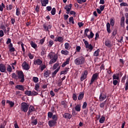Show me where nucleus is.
<instances>
[{"instance_id": "54", "label": "nucleus", "mask_w": 128, "mask_h": 128, "mask_svg": "<svg viewBox=\"0 0 128 128\" xmlns=\"http://www.w3.org/2000/svg\"><path fill=\"white\" fill-rule=\"evenodd\" d=\"M125 90L127 91L128 90V78L127 81L126 82V83L125 84Z\"/></svg>"}, {"instance_id": "19", "label": "nucleus", "mask_w": 128, "mask_h": 128, "mask_svg": "<svg viewBox=\"0 0 128 128\" xmlns=\"http://www.w3.org/2000/svg\"><path fill=\"white\" fill-rule=\"evenodd\" d=\"M51 71L50 70H46L44 72V76L46 78H48L51 74Z\"/></svg>"}, {"instance_id": "6", "label": "nucleus", "mask_w": 128, "mask_h": 128, "mask_svg": "<svg viewBox=\"0 0 128 128\" xmlns=\"http://www.w3.org/2000/svg\"><path fill=\"white\" fill-rule=\"evenodd\" d=\"M83 42L86 45V48H87L88 50H89L90 52H92L94 47L92 44H89L88 40H86L84 39Z\"/></svg>"}, {"instance_id": "62", "label": "nucleus", "mask_w": 128, "mask_h": 128, "mask_svg": "<svg viewBox=\"0 0 128 128\" xmlns=\"http://www.w3.org/2000/svg\"><path fill=\"white\" fill-rule=\"evenodd\" d=\"M4 31L2 30H0V37H3V36H4Z\"/></svg>"}, {"instance_id": "60", "label": "nucleus", "mask_w": 128, "mask_h": 128, "mask_svg": "<svg viewBox=\"0 0 128 128\" xmlns=\"http://www.w3.org/2000/svg\"><path fill=\"white\" fill-rule=\"evenodd\" d=\"M61 104H62V106H64L65 108H66V104L65 101H62L61 102Z\"/></svg>"}, {"instance_id": "8", "label": "nucleus", "mask_w": 128, "mask_h": 128, "mask_svg": "<svg viewBox=\"0 0 128 128\" xmlns=\"http://www.w3.org/2000/svg\"><path fill=\"white\" fill-rule=\"evenodd\" d=\"M44 29L46 32H50V30H51L52 28V25L50 24L49 25H46V24H43Z\"/></svg>"}, {"instance_id": "39", "label": "nucleus", "mask_w": 128, "mask_h": 128, "mask_svg": "<svg viewBox=\"0 0 128 128\" xmlns=\"http://www.w3.org/2000/svg\"><path fill=\"white\" fill-rule=\"evenodd\" d=\"M60 63L58 62H56L54 66H53V70H57L58 68H59Z\"/></svg>"}, {"instance_id": "33", "label": "nucleus", "mask_w": 128, "mask_h": 128, "mask_svg": "<svg viewBox=\"0 0 128 128\" xmlns=\"http://www.w3.org/2000/svg\"><path fill=\"white\" fill-rule=\"evenodd\" d=\"M105 45L108 48L112 47L111 42H110V40H106L105 42Z\"/></svg>"}, {"instance_id": "22", "label": "nucleus", "mask_w": 128, "mask_h": 128, "mask_svg": "<svg viewBox=\"0 0 128 128\" xmlns=\"http://www.w3.org/2000/svg\"><path fill=\"white\" fill-rule=\"evenodd\" d=\"M52 119L54 120V124L56 125L57 124V120H58V116L57 114H52Z\"/></svg>"}, {"instance_id": "50", "label": "nucleus", "mask_w": 128, "mask_h": 128, "mask_svg": "<svg viewBox=\"0 0 128 128\" xmlns=\"http://www.w3.org/2000/svg\"><path fill=\"white\" fill-rule=\"evenodd\" d=\"M20 8H16V16H20Z\"/></svg>"}, {"instance_id": "27", "label": "nucleus", "mask_w": 128, "mask_h": 128, "mask_svg": "<svg viewBox=\"0 0 128 128\" xmlns=\"http://www.w3.org/2000/svg\"><path fill=\"white\" fill-rule=\"evenodd\" d=\"M106 30L108 34H111L110 24V22H107L106 24Z\"/></svg>"}, {"instance_id": "28", "label": "nucleus", "mask_w": 128, "mask_h": 128, "mask_svg": "<svg viewBox=\"0 0 128 128\" xmlns=\"http://www.w3.org/2000/svg\"><path fill=\"white\" fill-rule=\"evenodd\" d=\"M99 76V74L98 73H95L94 74H92V80H93V82H94V81H95V80H98V78Z\"/></svg>"}, {"instance_id": "41", "label": "nucleus", "mask_w": 128, "mask_h": 128, "mask_svg": "<svg viewBox=\"0 0 128 128\" xmlns=\"http://www.w3.org/2000/svg\"><path fill=\"white\" fill-rule=\"evenodd\" d=\"M53 44H54V40H49V42H48V46L51 48L52 47Z\"/></svg>"}, {"instance_id": "53", "label": "nucleus", "mask_w": 128, "mask_h": 128, "mask_svg": "<svg viewBox=\"0 0 128 128\" xmlns=\"http://www.w3.org/2000/svg\"><path fill=\"white\" fill-rule=\"evenodd\" d=\"M45 40H46V37H44V38H41V40H40V44L42 45V44H44Z\"/></svg>"}, {"instance_id": "13", "label": "nucleus", "mask_w": 128, "mask_h": 128, "mask_svg": "<svg viewBox=\"0 0 128 128\" xmlns=\"http://www.w3.org/2000/svg\"><path fill=\"white\" fill-rule=\"evenodd\" d=\"M34 65L40 66L42 64V60L40 58H38L34 61Z\"/></svg>"}, {"instance_id": "38", "label": "nucleus", "mask_w": 128, "mask_h": 128, "mask_svg": "<svg viewBox=\"0 0 128 128\" xmlns=\"http://www.w3.org/2000/svg\"><path fill=\"white\" fill-rule=\"evenodd\" d=\"M100 52V50L99 48H98L96 50H95V52L94 53V56H98L99 55Z\"/></svg>"}, {"instance_id": "21", "label": "nucleus", "mask_w": 128, "mask_h": 128, "mask_svg": "<svg viewBox=\"0 0 128 128\" xmlns=\"http://www.w3.org/2000/svg\"><path fill=\"white\" fill-rule=\"evenodd\" d=\"M70 58H66L65 62H64V63L62 64V68H64L66 66L68 65V64H70Z\"/></svg>"}, {"instance_id": "32", "label": "nucleus", "mask_w": 128, "mask_h": 128, "mask_svg": "<svg viewBox=\"0 0 128 128\" xmlns=\"http://www.w3.org/2000/svg\"><path fill=\"white\" fill-rule=\"evenodd\" d=\"M30 44L32 47L34 48H36L38 47L37 44H36V43H35V42H34L32 40L30 42Z\"/></svg>"}, {"instance_id": "44", "label": "nucleus", "mask_w": 128, "mask_h": 128, "mask_svg": "<svg viewBox=\"0 0 128 128\" xmlns=\"http://www.w3.org/2000/svg\"><path fill=\"white\" fill-rule=\"evenodd\" d=\"M69 22H72V24H74L75 22H74V17H72V16L70 17L69 18Z\"/></svg>"}, {"instance_id": "48", "label": "nucleus", "mask_w": 128, "mask_h": 128, "mask_svg": "<svg viewBox=\"0 0 128 128\" xmlns=\"http://www.w3.org/2000/svg\"><path fill=\"white\" fill-rule=\"evenodd\" d=\"M48 118H52V116H53V114L52 112H48Z\"/></svg>"}, {"instance_id": "42", "label": "nucleus", "mask_w": 128, "mask_h": 128, "mask_svg": "<svg viewBox=\"0 0 128 128\" xmlns=\"http://www.w3.org/2000/svg\"><path fill=\"white\" fill-rule=\"evenodd\" d=\"M110 24L112 26H114L115 24V20L113 18H110Z\"/></svg>"}, {"instance_id": "24", "label": "nucleus", "mask_w": 128, "mask_h": 128, "mask_svg": "<svg viewBox=\"0 0 128 128\" xmlns=\"http://www.w3.org/2000/svg\"><path fill=\"white\" fill-rule=\"evenodd\" d=\"M84 92H80L78 96V100H82L83 98H84Z\"/></svg>"}, {"instance_id": "23", "label": "nucleus", "mask_w": 128, "mask_h": 128, "mask_svg": "<svg viewBox=\"0 0 128 128\" xmlns=\"http://www.w3.org/2000/svg\"><path fill=\"white\" fill-rule=\"evenodd\" d=\"M34 89L36 90V91H37L38 92H40V84L39 83L37 82L36 84H35V86H34Z\"/></svg>"}, {"instance_id": "25", "label": "nucleus", "mask_w": 128, "mask_h": 128, "mask_svg": "<svg viewBox=\"0 0 128 128\" xmlns=\"http://www.w3.org/2000/svg\"><path fill=\"white\" fill-rule=\"evenodd\" d=\"M48 124L50 127H53L55 126L54 120L52 119L48 121Z\"/></svg>"}, {"instance_id": "26", "label": "nucleus", "mask_w": 128, "mask_h": 128, "mask_svg": "<svg viewBox=\"0 0 128 128\" xmlns=\"http://www.w3.org/2000/svg\"><path fill=\"white\" fill-rule=\"evenodd\" d=\"M12 78H14L16 81H18V74H16V73H12Z\"/></svg>"}, {"instance_id": "5", "label": "nucleus", "mask_w": 128, "mask_h": 128, "mask_svg": "<svg viewBox=\"0 0 128 128\" xmlns=\"http://www.w3.org/2000/svg\"><path fill=\"white\" fill-rule=\"evenodd\" d=\"M89 30H90L88 29V28L84 30V37H88V38L90 39L94 38V34L93 33L92 31L90 32V35L88 34Z\"/></svg>"}, {"instance_id": "56", "label": "nucleus", "mask_w": 128, "mask_h": 128, "mask_svg": "<svg viewBox=\"0 0 128 128\" xmlns=\"http://www.w3.org/2000/svg\"><path fill=\"white\" fill-rule=\"evenodd\" d=\"M117 32H118L117 30H114L113 32H112V35L113 36H116V35L117 34Z\"/></svg>"}, {"instance_id": "63", "label": "nucleus", "mask_w": 128, "mask_h": 128, "mask_svg": "<svg viewBox=\"0 0 128 128\" xmlns=\"http://www.w3.org/2000/svg\"><path fill=\"white\" fill-rule=\"evenodd\" d=\"M78 4H82V2H86V0H78Z\"/></svg>"}, {"instance_id": "37", "label": "nucleus", "mask_w": 128, "mask_h": 128, "mask_svg": "<svg viewBox=\"0 0 128 128\" xmlns=\"http://www.w3.org/2000/svg\"><path fill=\"white\" fill-rule=\"evenodd\" d=\"M106 120V118L104 117V116H102L101 118H100L99 122H100V124H104V122Z\"/></svg>"}, {"instance_id": "18", "label": "nucleus", "mask_w": 128, "mask_h": 128, "mask_svg": "<svg viewBox=\"0 0 128 128\" xmlns=\"http://www.w3.org/2000/svg\"><path fill=\"white\" fill-rule=\"evenodd\" d=\"M34 110H35V108L34 106H30L28 111V116H30L31 112H34Z\"/></svg>"}, {"instance_id": "7", "label": "nucleus", "mask_w": 128, "mask_h": 128, "mask_svg": "<svg viewBox=\"0 0 128 128\" xmlns=\"http://www.w3.org/2000/svg\"><path fill=\"white\" fill-rule=\"evenodd\" d=\"M29 106L27 102H22L21 104V110L24 112H27L28 110Z\"/></svg>"}, {"instance_id": "40", "label": "nucleus", "mask_w": 128, "mask_h": 128, "mask_svg": "<svg viewBox=\"0 0 128 128\" xmlns=\"http://www.w3.org/2000/svg\"><path fill=\"white\" fill-rule=\"evenodd\" d=\"M24 94H26V96H32V92L30 90H26Z\"/></svg>"}, {"instance_id": "10", "label": "nucleus", "mask_w": 128, "mask_h": 128, "mask_svg": "<svg viewBox=\"0 0 128 128\" xmlns=\"http://www.w3.org/2000/svg\"><path fill=\"white\" fill-rule=\"evenodd\" d=\"M106 98V94L104 92H100V96L99 97L100 101H104Z\"/></svg>"}, {"instance_id": "51", "label": "nucleus", "mask_w": 128, "mask_h": 128, "mask_svg": "<svg viewBox=\"0 0 128 128\" xmlns=\"http://www.w3.org/2000/svg\"><path fill=\"white\" fill-rule=\"evenodd\" d=\"M120 6H128L127 2H123L120 4Z\"/></svg>"}, {"instance_id": "49", "label": "nucleus", "mask_w": 128, "mask_h": 128, "mask_svg": "<svg viewBox=\"0 0 128 128\" xmlns=\"http://www.w3.org/2000/svg\"><path fill=\"white\" fill-rule=\"evenodd\" d=\"M87 106H88V104L86 102H84L83 104V106H82V109H86Z\"/></svg>"}, {"instance_id": "16", "label": "nucleus", "mask_w": 128, "mask_h": 128, "mask_svg": "<svg viewBox=\"0 0 128 128\" xmlns=\"http://www.w3.org/2000/svg\"><path fill=\"white\" fill-rule=\"evenodd\" d=\"M60 66L56 70H55L54 71V72H52V78H55L58 72V71L60 70Z\"/></svg>"}, {"instance_id": "52", "label": "nucleus", "mask_w": 128, "mask_h": 128, "mask_svg": "<svg viewBox=\"0 0 128 128\" xmlns=\"http://www.w3.org/2000/svg\"><path fill=\"white\" fill-rule=\"evenodd\" d=\"M7 71H8V72H12V69L11 66H10V65L8 66L7 68Z\"/></svg>"}, {"instance_id": "14", "label": "nucleus", "mask_w": 128, "mask_h": 128, "mask_svg": "<svg viewBox=\"0 0 128 128\" xmlns=\"http://www.w3.org/2000/svg\"><path fill=\"white\" fill-rule=\"evenodd\" d=\"M15 88L17 89L18 90H20L21 91H24V86L22 84H16L15 86Z\"/></svg>"}, {"instance_id": "58", "label": "nucleus", "mask_w": 128, "mask_h": 128, "mask_svg": "<svg viewBox=\"0 0 128 128\" xmlns=\"http://www.w3.org/2000/svg\"><path fill=\"white\" fill-rule=\"evenodd\" d=\"M24 43H23V42H22V44H21V47H22V50L23 52L24 53V52H25V49H24Z\"/></svg>"}, {"instance_id": "15", "label": "nucleus", "mask_w": 128, "mask_h": 128, "mask_svg": "<svg viewBox=\"0 0 128 128\" xmlns=\"http://www.w3.org/2000/svg\"><path fill=\"white\" fill-rule=\"evenodd\" d=\"M88 74V72L86 70V71H84V73L81 76V78H80L81 81H83L84 80H86V78Z\"/></svg>"}, {"instance_id": "57", "label": "nucleus", "mask_w": 128, "mask_h": 128, "mask_svg": "<svg viewBox=\"0 0 128 128\" xmlns=\"http://www.w3.org/2000/svg\"><path fill=\"white\" fill-rule=\"evenodd\" d=\"M118 80L116 79L113 80V84L114 86H116V84H118Z\"/></svg>"}, {"instance_id": "11", "label": "nucleus", "mask_w": 128, "mask_h": 128, "mask_svg": "<svg viewBox=\"0 0 128 128\" xmlns=\"http://www.w3.org/2000/svg\"><path fill=\"white\" fill-rule=\"evenodd\" d=\"M22 66L24 70H30L29 65L26 61H24V62L22 64Z\"/></svg>"}, {"instance_id": "35", "label": "nucleus", "mask_w": 128, "mask_h": 128, "mask_svg": "<svg viewBox=\"0 0 128 128\" xmlns=\"http://www.w3.org/2000/svg\"><path fill=\"white\" fill-rule=\"evenodd\" d=\"M6 104H8L10 107H13L14 106V102L12 101H10V100H6Z\"/></svg>"}, {"instance_id": "46", "label": "nucleus", "mask_w": 128, "mask_h": 128, "mask_svg": "<svg viewBox=\"0 0 128 128\" xmlns=\"http://www.w3.org/2000/svg\"><path fill=\"white\" fill-rule=\"evenodd\" d=\"M72 98L73 100H74V101H76V100L78 99V96H77L76 94H72Z\"/></svg>"}, {"instance_id": "2", "label": "nucleus", "mask_w": 128, "mask_h": 128, "mask_svg": "<svg viewBox=\"0 0 128 128\" xmlns=\"http://www.w3.org/2000/svg\"><path fill=\"white\" fill-rule=\"evenodd\" d=\"M72 7V4H70L66 5L64 6V9L66 10V14H64V20H68L70 14V12L71 11Z\"/></svg>"}, {"instance_id": "45", "label": "nucleus", "mask_w": 128, "mask_h": 128, "mask_svg": "<svg viewBox=\"0 0 128 128\" xmlns=\"http://www.w3.org/2000/svg\"><path fill=\"white\" fill-rule=\"evenodd\" d=\"M51 14H52V16H55V14H56V9L54 7L52 8V10L51 11Z\"/></svg>"}, {"instance_id": "29", "label": "nucleus", "mask_w": 128, "mask_h": 128, "mask_svg": "<svg viewBox=\"0 0 128 128\" xmlns=\"http://www.w3.org/2000/svg\"><path fill=\"white\" fill-rule=\"evenodd\" d=\"M64 47H65V48L66 49V50H68V51L70 50L71 48V46H70V43H68V42L65 43Z\"/></svg>"}, {"instance_id": "30", "label": "nucleus", "mask_w": 128, "mask_h": 128, "mask_svg": "<svg viewBox=\"0 0 128 128\" xmlns=\"http://www.w3.org/2000/svg\"><path fill=\"white\" fill-rule=\"evenodd\" d=\"M61 54L66 56L68 55L69 52L68 50H66V49L64 50H61Z\"/></svg>"}, {"instance_id": "20", "label": "nucleus", "mask_w": 128, "mask_h": 128, "mask_svg": "<svg viewBox=\"0 0 128 128\" xmlns=\"http://www.w3.org/2000/svg\"><path fill=\"white\" fill-rule=\"evenodd\" d=\"M49 0H40L42 6H46L48 4Z\"/></svg>"}, {"instance_id": "64", "label": "nucleus", "mask_w": 128, "mask_h": 128, "mask_svg": "<svg viewBox=\"0 0 128 128\" xmlns=\"http://www.w3.org/2000/svg\"><path fill=\"white\" fill-rule=\"evenodd\" d=\"M32 124H33L34 125L38 124V120L37 119L34 120L32 122Z\"/></svg>"}, {"instance_id": "12", "label": "nucleus", "mask_w": 128, "mask_h": 128, "mask_svg": "<svg viewBox=\"0 0 128 128\" xmlns=\"http://www.w3.org/2000/svg\"><path fill=\"white\" fill-rule=\"evenodd\" d=\"M8 48L10 52H16V50L15 48L13 47V44L12 42L8 44Z\"/></svg>"}, {"instance_id": "9", "label": "nucleus", "mask_w": 128, "mask_h": 128, "mask_svg": "<svg viewBox=\"0 0 128 128\" xmlns=\"http://www.w3.org/2000/svg\"><path fill=\"white\" fill-rule=\"evenodd\" d=\"M0 71L2 73H7L6 68L4 64H0Z\"/></svg>"}, {"instance_id": "55", "label": "nucleus", "mask_w": 128, "mask_h": 128, "mask_svg": "<svg viewBox=\"0 0 128 128\" xmlns=\"http://www.w3.org/2000/svg\"><path fill=\"white\" fill-rule=\"evenodd\" d=\"M38 92H36V91L33 90L32 92V96H38Z\"/></svg>"}, {"instance_id": "36", "label": "nucleus", "mask_w": 128, "mask_h": 128, "mask_svg": "<svg viewBox=\"0 0 128 128\" xmlns=\"http://www.w3.org/2000/svg\"><path fill=\"white\" fill-rule=\"evenodd\" d=\"M63 37L58 36L57 40H55V42H64Z\"/></svg>"}, {"instance_id": "34", "label": "nucleus", "mask_w": 128, "mask_h": 128, "mask_svg": "<svg viewBox=\"0 0 128 128\" xmlns=\"http://www.w3.org/2000/svg\"><path fill=\"white\" fill-rule=\"evenodd\" d=\"M81 110V104H76V106H75V110H76V112H80Z\"/></svg>"}, {"instance_id": "59", "label": "nucleus", "mask_w": 128, "mask_h": 128, "mask_svg": "<svg viewBox=\"0 0 128 128\" xmlns=\"http://www.w3.org/2000/svg\"><path fill=\"white\" fill-rule=\"evenodd\" d=\"M6 125V122H3L2 124H0V128H5Z\"/></svg>"}, {"instance_id": "3", "label": "nucleus", "mask_w": 128, "mask_h": 128, "mask_svg": "<svg viewBox=\"0 0 128 128\" xmlns=\"http://www.w3.org/2000/svg\"><path fill=\"white\" fill-rule=\"evenodd\" d=\"M85 62V58L83 56H78L74 60L76 65H82Z\"/></svg>"}, {"instance_id": "17", "label": "nucleus", "mask_w": 128, "mask_h": 128, "mask_svg": "<svg viewBox=\"0 0 128 128\" xmlns=\"http://www.w3.org/2000/svg\"><path fill=\"white\" fill-rule=\"evenodd\" d=\"M63 117L66 119H71V118L72 117V115L70 114L68 112H66L65 114H64Z\"/></svg>"}, {"instance_id": "31", "label": "nucleus", "mask_w": 128, "mask_h": 128, "mask_svg": "<svg viewBox=\"0 0 128 128\" xmlns=\"http://www.w3.org/2000/svg\"><path fill=\"white\" fill-rule=\"evenodd\" d=\"M68 70H70V68H66L64 70H63L62 71L60 72V74H67Z\"/></svg>"}, {"instance_id": "1", "label": "nucleus", "mask_w": 128, "mask_h": 128, "mask_svg": "<svg viewBox=\"0 0 128 128\" xmlns=\"http://www.w3.org/2000/svg\"><path fill=\"white\" fill-rule=\"evenodd\" d=\"M48 57L50 58V60L49 62L50 64H53L56 62L58 56L54 52H51L48 54Z\"/></svg>"}, {"instance_id": "4", "label": "nucleus", "mask_w": 128, "mask_h": 128, "mask_svg": "<svg viewBox=\"0 0 128 128\" xmlns=\"http://www.w3.org/2000/svg\"><path fill=\"white\" fill-rule=\"evenodd\" d=\"M17 74H18V80H19L20 82L21 83H24V82L25 81V76L22 71V70L18 71Z\"/></svg>"}, {"instance_id": "43", "label": "nucleus", "mask_w": 128, "mask_h": 128, "mask_svg": "<svg viewBox=\"0 0 128 128\" xmlns=\"http://www.w3.org/2000/svg\"><path fill=\"white\" fill-rule=\"evenodd\" d=\"M32 80L36 84H37L39 81L38 78L37 76H34Z\"/></svg>"}, {"instance_id": "47", "label": "nucleus", "mask_w": 128, "mask_h": 128, "mask_svg": "<svg viewBox=\"0 0 128 128\" xmlns=\"http://www.w3.org/2000/svg\"><path fill=\"white\" fill-rule=\"evenodd\" d=\"M112 78H113V80H120V78L118 76H116V74H114L112 76Z\"/></svg>"}, {"instance_id": "61", "label": "nucleus", "mask_w": 128, "mask_h": 128, "mask_svg": "<svg viewBox=\"0 0 128 128\" xmlns=\"http://www.w3.org/2000/svg\"><path fill=\"white\" fill-rule=\"evenodd\" d=\"M28 56H29L30 60H32V58H34V55H32V54L31 53H28Z\"/></svg>"}]
</instances>
